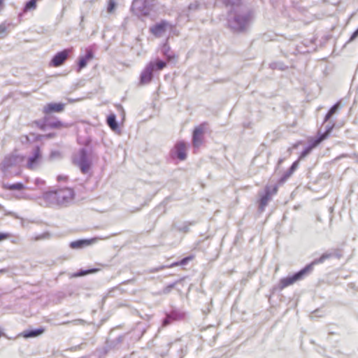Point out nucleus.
<instances>
[{"label":"nucleus","instance_id":"nucleus-1","mask_svg":"<svg viewBox=\"0 0 358 358\" xmlns=\"http://www.w3.org/2000/svg\"><path fill=\"white\" fill-rule=\"evenodd\" d=\"M64 189L45 192L42 199L47 206L59 205L66 201L67 197L64 195Z\"/></svg>","mask_w":358,"mask_h":358},{"label":"nucleus","instance_id":"nucleus-2","mask_svg":"<svg viewBox=\"0 0 358 358\" xmlns=\"http://www.w3.org/2000/svg\"><path fill=\"white\" fill-rule=\"evenodd\" d=\"M308 274V268H306V267H304L292 276L281 278L279 282L280 289H283L285 287L293 285L296 282L301 280Z\"/></svg>","mask_w":358,"mask_h":358},{"label":"nucleus","instance_id":"nucleus-3","mask_svg":"<svg viewBox=\"0 0 358 358\" xmlns=\"http://www.w3.org/2000/svg\"><path fill=\"white\" fill-rule=\"evenodd\" d=\"M335 124L332 123L327 127L325 132L320 134L317 138L309 140V146L302 152L301 157H305L311 150L319 145L323 141L326 140L333 131Z\"/></svg>","mask_w":358,"mask_h":358},{"label":"nucleus","instance_id":"nucleus-4","mask_svg":"<svg viewBox=\"0 0 358 358\" xmlns=\"http://www.w3.org/2000/svg\"><path fill=\"white\" fill-rule=\"evenodd\" d=\"M72 52V48H68L57 52L51 59L50 65L53 67H59L62 66L64 64Z\"/></svg>","mask_w":358,"mask_h":358},{"label":"nucleus","instance_id":"nucleus-5","mask_svg":"<svg viewBox=\"0 0 358 358\" xmlns=\"http://www.w3.org/2000/svg\"><path fill=\"white\" fill-rule=\"evenodd\" d=\"M41 159V151L38 146L34 150V155L28 159L27 167L30 170L36 168L40 159Z\"/></svg>","mask_w":358,"mask_h":358},{"label":"nucleus","instance_id":"nucleus-6","mask_svg":"<svg viewBox=\"0 0 358 358\" xmlns=\"http://www.w3.org/2000/svg\"><path fill=\"white\" fill-rule=\"evenodd\" d=\"M65 104L62 103H49L43 108V113L45 115L52 113H61L64 110Z\"/></svg>","mask_w":358,"mask_h":358},{"label":"nucleus","instance_id":"nucleus-7","mask_svg":"<svg viewBox=\"0 0 358 358\" xmlns=\"http://www.w3.org/2000/svg\"><path fill=\"white\" fill-rule=\"evenodd\" d=\"M169 26V24L166 21L162 20L160 22L157 23L151 27L150 28V31L155 36L159 37L163 33L166 31Z\"/></svg>","mask_w":358,"mask_h":358},{"label":"nucleus","instance_id":"nucleus-8","mask_svg":"<svg viewBox=\"0 0 358 358\" xmlns=\"http://www.w3.org/2000/svg\"><path fill=\"white\" fill-rule=\"evenodd\" d=\"M94 58V52L92 48H88L85 50V55L81 56L78 59V71L85 68L87 63Z\"/></svg>","mask_w":358,"mask_h":358},{"label":"nucleus","instance_id":"nucleus-9","mask_svg":"<svg viewBox=\"0 0 358 358\" xmlns=\"http://www.w3.org/2000/svg\"><path fill=\"white\" fill-rule=\"evenodd\" d=\"M204 129L205 127L203 124L196 127L194 130L192 143L194 147H199L202 143Z\"/></svg>","mask_w":358,"mask_h":358},{"label":"nucleus","instance_id":"nucleus-10","mask_svg":"<svg viewBox=\"0 0 358 358\" xmlns=\"http://www.w3.org/2000/svg\"><path fill=\"white\" fill-rule=\"evenodd\" d=\"M174 153L177 156V157L183 161L187 157V145L186 143L183 141L178 142L173 149Z\"/></svg>","mask_w":358,"mask_h":358},{"label":"nucleus","instance_id":"nucleus-11","mask_svg":"<svg viewBox=\"0 0 358 358\" xmlns=\"http://www.w3.org/2000/svg\"><path fill=\"white\" fill-rule=\"evenodd\" d=\"M155 71V66L150 63L141 76V82L142 83H148L152 78V72Z\"/></svg>","mask_w":358,"mask_h":358},{"label":"nucleus","instance_id":"nucleus-12","mask_svg":"<svg viewBox=\"0 0 358 358\" xmlns=\"http://www.w3.org/2000/svg\"><path fill=\"white\" fill-rule=\"evenodd\" d=\"M278 192V187H273V189L271 190L268 187H266L265 194L260 199V207L264 208L267 205L268 201L271 199V195L275 194Z\"/></svg>","mask_w":358,"mask_h":358},{"label":"nucleus","instance_id":"nucleus-13","mask_svg":"<svg viewBox=\"0 0 358 358\" xmlns=\"http://www.w3.org/2000/svg\"><path fill=\"white\" fill-rule=\"evenodd\" d=\"M331 257V255L329 253H324L319 258L314 259L312 262L307 264L305 267L306 268H308V273H310L313 270L314 266L322 264L327 259H329Z\"/></svg>","mask_w":358,"mask_h":358},{"label":"nucleus","instance_id":"nucleus-14","mask_svg":"<svg viewBox=\"0 0 358 358\" xmlns=\"http://www.w3.org/2000/svg\"><path fill=\"white\" fill-rule=\"evenodd\" d=\"M299 165V160L295 161L292 164V166H290L289 170L283 174V176H282V178L280 180V182H283L286 181L289 177H291L292 176V174L294 173V171L298 169Z\"/></svg>","mask_w":358,"mask_h":358},{"label":"nucleus","instance_id":"nucleus-15","mask_svg":"<svg viewBox=\"0 0 358 358\" xmlns=\"http://www.w3.org/2000/svg\"><path fill=\"white\" fill-rule=\"evenodd\" d=\"M18 156L16 155H10L5 157L3 164L6 169L15 165L17 162Z\"/></svg>","mask_w":358,"mask_h":358},{"label":"nucleus","instance_id":"nucleus-16","mask_svg":"<svg viewBox=\"0 0 358 358\" xmlns=\"http://www.w3.org/2000/svg\"><path fill=\"white\" fill-rule=\"evenodd\" d=\"M45 331L44 328H39L35 330L24 331L22 332V336L25 338L36 337L43 334Z\"/></svg>","mask_w":358,"mask_h":358},{"label":"nucleus","instance_id":"nucleus-17","mask_svg":"<svg viewBox=\"0 0 358 358\" xmlns=\"http://www.w3.org/2000/svg\"><path fill=\"white\" fill-rule=\"evenodd\" d=\"M91 243L92 241L90 240H78L71 242L70 243V247L73 249H78L89 245Z\"/></svg>","mask_w":358,"mask_h":358},{"label":"nucleus","instance_id":"nucleus-18","mask_svg":"<svg viewBox=\"0 0 358 358\" xmlns=\"http://www.w3.org/2000/svg\"><path fill=\"white\" fill-rule=\"evenodd\" d=\"M340 108V102L336 103L334 105L324 117V122H327L338 110Z\"/></svg>","mask_w":358,"mask_h":358},{"label":"nucleus","instance_id":"nucleus-19","mask_svg":"<svg viewBox=\"0 0 358 358\" xmlns=\"http://www.w3.org/2000/svg\"><path fill=\"white\" fill-rule=\"evenodd\" d=\"M194 258V255H190V256L186 257L183 258L182 259H181L180 262H174V263H173L172 264H171V265L169 266V268H171V267L177 266H182V265H185V264H186L189 261L192 260Z\"/></svg>","mask_w":358,"mask_h":358},{"label":"nucleus","instance_id":"nucleus-20","mask_svg":"<svg viewBox=\"0 0 358 358\" xmlns=\"http://www.w3.org/2000/svg\"><path fill=\"white\" fill-rule=\"evenodd\" d=\"M48 127L52 129H59L67 127L68 126L66 124L62 122L60 120H56L52 122H50L48 124Z\"/></svg>","mask_w":358,"mask_h":358},{"label":"nucleus","instance_id":"nucleus-21","mask_svg":"<svg viewBox=\"0 0 358 358\" xmlns=\"http://www.w3.org/2000/svg\"><path fill=\"white\" fill-rule=\"evenodd\" d=\"M6 189L8 190H22L25 189V186L21 182L7 185Z\"/></svg>","mask_w":358,"mask_h":358},{"label":"nucleus","instance_id":"nucleus-22","mask_svg":"<svg viewBox=\"0 0 358 358\" xmlns=\"http://www.w3.org/2000/svg\"><path fill=\"white\" fill-rule=\"evenodd\" d=\"M107 123L112 129H117V124L116 122L115 115L113 114L110 115L107 118Z\"/></svg>","mask_w":358,"mask_h":358},{"label":"nucleus","instance_id":"nucleus-23","mask_svg":"<svg viewBox=\"0 0 358 358\" xmlns=\"http://www.w3.org/2000/svg\"><path fill=\"white\" fill-rule=\"evenodd\" d=\"M100 270H101L100 268H95L88 269L86 271H81L79 273L75 274L74 275L76 277L83 276V275H85L87 274L96 273V272L99 271Z\"/></svg>","mask_w":358,"mask_h":358},{"label":"nucleus","instance_id":"nucleus-24","mask_svg":"<svg viewBox=\"0 0 358 358\" xmlns=\"http://www.w3.org/2000/svg\"><path fill=\"white\" fill-rule=\"evenodd\" d=\"M80 168L83 173H86L90 169V164L88 162L83 160L80 163Z\"/></svg>","mask_w":358,"mask_h":358},{"label":"nucleus","instance_id":"nucleus-25","mask_svg":"<svg viewBox=\"0 0 358 358\" xmlns=\"http://www.w3.org/2000/svg\"><path fill=\"white\" fill-rule=\"evenodd\" d=\"M152 64L155 66V71L162 70L166 66V63L161 60H157L155 63H152Z\"/></svg>","mask_w":358,"mask_h":358},{"label":"nucleus","instance_id":"nucleus-26","mask_svg":"<svg viewBox=\"0 0 358 358\" xmlns=\"http://www.w3.org/2000/svg\"><path fill=\"white\" fill-rule=\"evenodd\" d=\"M116 6V3L115 0H108L107 5V11L109 13H111L114 11Z\"/></svg>","mask_w":358,"mask_h":358},{"label":"nucleus","instance_id":"nucleus-27","mask_svg":"<svg viewBox=\"0 0 358 358\" xmlns=\"http://www.w3.org/2000/svg\"><path fill=\"white\" fill-rule=\"evenodd\" d=\"M164 55L166 56V58H167V60L168 61H171L172 59H175L177 58V56H176L175 55H169L168 53H166V52H164Z\"/></svg>","mask_w":358,"mask_h":358},{"label":"nucleus","instance_id":"nucleus-28","mask_svg":"<svg viewBox=\"0 0 358 358\" xmlns=\"http://www.w3.org/2000/svg\"><path fill=\"white\" fill-rule=\"evenodd\" d=\"M358 36V29L352 34L349 41H354Z\"/></svg>","mask_w":358,"mask_h":358},{"label":"nucleus","instance_id":"nucleus-29","mask_svg":"<svg viewBox=\"0 0 358 358\" xmlns=\"http://www.w3.org/2000/svg\"><path fill=\"white\" fill-rule=\"evenodd\" d=\"M9 237L8 234L0 233V241L7 239Z\"/></svg>","mask_w":358,"mask_h":358},{"label":"nucleus","instance_id":"nucleus-30","mask_svg":"<svg viewBox=\"0 0 358 358\" xmlns=\"http://www.w3.org/2000/svg\"><path fill=\"white\" fill-rule=\"evenodd\" d=\"M55 136V133H50V134H45L44 136V137H45L47 138H54Z\"/></svg>","mask_w":358,"mask_h":358},{"label":"nucleus","instance_id":"nucleus-31","mask_svg":"<svg viewBox=\"0 0 358 358\" xmlns=\"http://www.w3.org/2000/svg\"><path fill=\"white\" fill-rule=\"evenodd\" d=\"M67 180V177L66 176H59L57 177V180L58 181H60V180H64L66 181Z\"/></svg>","mask_w":358,"mask_h":358},{"label":"nucleus","instance_id":"nucleus-32","mask_svg":"<svg viewBox=\"0 0 358 358\" xmlns=\"http://www.w3.org/2000/svg\"><path fill=\"white\" fill-rule=\"evenodd\" d=\"M4 0H0V10H1L3 7Z\"/></svg>","mask_w":358,"mask_h":358},{"label":"nucleus","instance_id":"nucleus-33","mask_svg":"<svg viewBox=\"0 0 358 358\" xmlns=\"http://www.w3.org/2000/svg\"><path fill=\"white\" fill-rule=\"evenodd\" d=\"M169 50H170V48H168V50H166V53H167V52H169Z\"/></svg>","mask_w":358,"mask_h":358},{"label":"nucleus","instance_id":"nucleus-34","mask_svg":"<svg viewBox=\"0 0 358 358\" xmlns=\"http://www.w3.org/2000/svg\"><path fill=\"white\" fill-rule=\"evenodd\" d=\"M169 50H170V48H168V50H166V53H167V52H169Z\"/></svg>","mask_w":358,"mask_h":358}]
</instances>
